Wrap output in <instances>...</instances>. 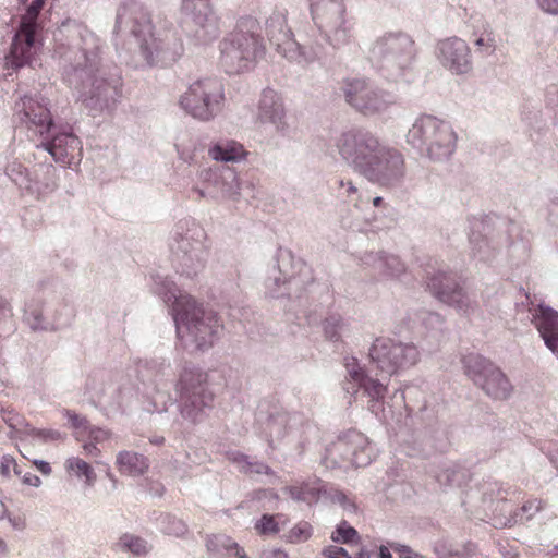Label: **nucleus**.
<instances>
[{
    "label": "nucleus",
    "mask_w": 558,
    "mask_h": 558,
    "mask_svg": "<svg viewBox=\"0 0 558 558\" xmlns=\"http://www.w3.org/2000/svg\"><path fill=\"white\" fill-rule=\"evenodd\" d=\"M84 450H85L88 454H90V456H97V453H98V451H99V450L97 449V447H96L94 444H92V442H90V444H85V445H84Z\"/></svg>",
    "instance_id": "nucleus-61"
},
{
    "label": "nucleus",
    "mask_w": 558,
    "mask_h": 558,
    "mask_svg": "<svg viewBox=\"0 0 558 558\" xmlns=\"http://www.w3.org/2000/svg\"><path fill=\"white\" fill-rule=\"evenodd\" d=\"M153 520L156 521L157 527L167 535L181 536L186 532V525L183 521L170 514L153 513Z\"/></svg>",
    "instance_id": "nucleus-38"
},
{
    "label": "nucleus",
    "mask_w": 558,
    "mask_h": 558,
    "mask_svg": "<svg viewBox=\"0 0 558 558\" xmlns=\"http://www.w3.org/2000/svg\"><path fill=\"white\" fill-rule=\"evenodd\" d=\"M407 143L430 160L449 159L457 147V133L451 124L430 114H422L409 129Z\"/></svg>",
    "instance_id": "nucleus-7"
},
{
    "label": "nucleus",
    "mask_w": 558,
    "mask_h": 558,
    "mask_svg": "<svg viewBox=\"0 0 558 558\" xmlns=\"http://www.w3.org/2000/svg\"><path fill=\"white\" fill-rule=\"evenodd\" d=\"M345 101L364 116L386 111L396 102V96L374 85L365 77H351L343 81Z\"/></svg>",
    "instance_id": "nucleus-19"
},
{
    "label": "nucleus",
    "mask_w": 558,
    "mask_h": 558,
    "mask_svg": "<svg viewBox=\"0 0 558 558\" xmlns=\"http://www.w3.org/2000/svg\"><path fill=\"white\" fill-rule=\"evenodd\" d=\"M207 373L191 362L179 372L175 391L182 418L192 425L204 422L214 407V393L208 387Z\"/></svg>",
    "instance_id": "nucleus-5"
},
{
    "label": "nucleus",
    "mask_w": 558,
    "mask_h": 558,
    "mask_svg": "<svg viewBox=\"0 0 558 558\" xmlns=\"http://www.w3.org/2000/svg\"><path fill=\"white\" fill-rule=\"evenodd\" d=\"M11 471H13L16 475L21 474V470L16 463V460L10 454H4L0 462V473L1 475L9 477Z\"/></svg>",
    "instance_id": "nucleus-50"
},
{
    "label": "nucleus",
    "mask_w": 558,
    "mask_h": 558,
    "mask_svg": "<svg viewBox=\"0 0 558 558\" xmlns=\"http://www.w3.org/2000/svg\"><path fill=\"white\" fill-rule=\"evenodd\" d=\"M183 51V44L166 19L160 15L142 16V68L169 66Z\"/></svg>",
    "instance_id": "nucleus-6"
},
{
    "label": "nucleus",
    "mask_w": 558,
    "mask_h": 558,
    "mask_svg": "<svg viewBox=\"0 0 558 558\" xmlns=\"http://www.w3.org/2000/svg\"><path fill=\"white\" fill-rule=\"evenodd\" d=\"M539 7L550 14H558V0H538Z\"/></svg>",
    "instance_id": "nucleus-55"
},
{
    "label": "nucleus",
    "mask_w": 558,
    "mask_h": 558,
    "mask_svg": "<svg viewBox=\"0 0 558 558\" xmlns=\"http://www.w3.org/2000/svg\"><path fill=\"white\" fill-rule=\"evenodd\" d=\"M474 45L483 56H490L496 50V40L490 34H482Z\"/></svg>",
    "instance_id": "nucleus-48"
},
{
    "label": "nucleus",
    "mask_w": 558,
    "mask_h": 558,
    "mask_svg": "<svg viewBox=\"0 0 558 558\" xmlns=\"http://www.w3.org/2000/svg\"><path fill=\"white\" fill-rule=\"evenodd\" d=\"M266 33L277 51L291 62L310 64L323 56V48L319 46L302 47L299 45L288 27L287 17L282 12L276 11L267 19Z\"/></svg>",
    "instance_id": "nucleus-18"
},
{
    "label": "nucleus",
    "mask_w": 558,
    "mask_h": 558,
    "mask_svg": "<svg viewBox=\"0 0 558 558\" xmlns=\"http://www.w3.org/2000/svg\"><path fill=\"white\" fill-rule=\"evenodd\" d=\"M335 500L337 502H339L345 510H349V511H354L355 510V505L352 504L348 499V497L343 493H341V492L336 493Z\"/></svg>",
    "instance_id": "nucleus-56"
},
{
    "label": "nucleus",
    "mask_w": 558,
    "mask_h": 558,
    "mask_svg": "<svg viewBox=\"0 0 558 558\" xmlns=\"http://www.w3.org/2000/svg\"><path fill=\"white\" fill-rule=\"evenodd\" d=\"M182 27L196 46H207L220 35V17L211 0H181Z\"/></svg>",
    "instance_id": "nucleus-14"
},
{
    "label": "nucleus",
    "mask_w": 558,
    "mask_h": 558,
    "mask_svg": "<svg viewBox=\"0 0 558 558\" xmlns=\"http://www.w3.org/2000/svg\"><path fill=\"white\" fill-rule=\"evenodd\" d=\"M368 57L384 78L399 82L412 71L415 43L403 32H387L372 43Z\"/></svg>",
    "instance_id": "nucleus-4"
},
{
    "label": "nucleus",
    "mask_w": 558,
    "mask_h": 558,
    "mask_svg": "<svg viewBox=\"0 0 558 558\" xmlns=\"http://www.w3.org/2000/svg\"><path fill=\"white\" fill-rule=\"evenodd\" d=\"M225 88L220 80L205 77L193 82L181 95L180 107L194 119L210 121L217 117L225 106Z\"/></svg>",
    "instance_id": "nucleus-12"
},
{
    "label": "nucleus",
    "mask_w": 558,
    "mask_h": 558,
    "mask_svg": "<svg viewBox=\"0 0 558 558\" xmlns=\"http://www.w3.org/2000/svg\"><path fill=\"white\" fill-rule=\"evenodd\" d=\"M359 538L357 531L348 524L347 521L340 522L331 535L335 543L350 544Z\"/></svg>",
    "instance_id": "nucleus-43"
},
{
    "label": "nucleus",
    "mask_w": 558,
    "mask_h": 558,
    "mask_svg": "<svg viewBox=\"0 0 558 558\" xmlns=\"http://www.w3.org/2000/svg\"><path fill=\"white\" fill-rule=\"evenodd\" d=\"M36 436L43 438L44 440H59L61 439V434L57 430L51 429H41L37 430Z\"/></svg>",
    "instance_id": "nucleus-57"
},
{
    "label": "nucleus",
    "mask_w": 558,
    "mask_h": 558,
    "mask_svg": "<svg viewBox=\"0 0 558 558\" xmlns=\"http://www.w3.org/2000/svg\"><path fill=\"white\" fill-rule=\"evenodd\" d=\"M45 149L53 157L56 162L71 166L80 160L82 144L77 136L70 133L56 135L51 142L44 144Z\"/></svg>",
    "instance_id": "nucleus-27"
},
{
    "label": "nucleus",
    "mask_w": 558,
    "mask_h": 558,
    "mask_svg": "<svg viewBox=\"0 0 558 558\" xmlns=\"http://www.w3.org/2000/svg\"><path fill=\"white\" fill-rule=\"evenodd\" d=\"M312 20L325 40L333 48L350 43L352 27L343 0H308Z\"/></svg>",
    "instance_id": "nucleus-13"
},
{
    "label": "nucleus",
    "mask_w": 558,
    "mask_h": 558,
    "mask_svg": "<svg viewBox=\"0 0 558 558\" xmlns=\"http://www.w3.org/2000/svg\"><path fill=\"white\" fill-rule=\"evenodd\" d=\"M33 464L44 475H49L51 473V466L48 462L41 460H35Z\"/></svg>",
    "instance_id": "nucleus-59"
},
{
    "label": "nucleus",
    "mask_w": 558,
    "mask_h": 558,
    "mask_svg": "<svg viewBox=\"0 0 558 558\" xmlns=\"http://www.w3.org/2000/svg\"><path fill=\"white\" fill-rule=\"evenodd\" d=\"M256 124L259 128H270L276 134L284 136L289 132L287 110L281 95L265 88L259 97L256 110Z\"/></svg>",
    "instance_id": "nucleus-22"
},
{
    "label": "nucleus",
    "mask_w": 558,
    "mask_h": 558,
    "mask_svg": "<svg viewBox=\"0 0 558 558\" xmlns=\"http://www.w3.org/2000/svg\"><path fill=\"white\" fill-rule=\"evenodd\" d=\"M219 189V199L238 202L242 196L246 199L255 197L254 184L250 181L240 182L236 172L229 167H222V183Z\"/></svg>",
    "instance_id": "nucleus-28"
},
{
    "label": "nucleus",
    "mask_w": 558,
    "mask_h": 558,
    "mask_svg": "<svg viewBox=\"0 0 558 558\" xmlns=\"http://www.w3.org/2000/svg\"><path fill=\"white\" fill-rule=\"evenodd\" d=\"M371 365L379 373L378 379L389 384L390 377L414 366L420 360L416 345L387 337L376 338L368 349Z\"/></svg>",
    "instance_id": "nucleus-11"
},
{
    "label": "nucleus",
    "mask_w": 558,
    "mask_h": 558,
    "mask_svg": "<svg viewBox=\"0 0 558 558\" xmlns=\"http://www.w3.org/2000/svg\"><path fill=\"white\" fill-rule=\"evenodd\" d=\"M149 278L153 293L160 296L170 310L181 345L202 351L213 347L223 330L217 313L198 305L167 277L151 274Z\"/></svg>",
    "instance_id": "nucleus-2"
},
{
    "label": "nucleus",
    "mask_w": 558,
    "mask_h": 558,
    "mask_svg": "<svg viewBox=\"0 0 558 558\" xmlns=\"http://www.w3.org/2000/svg\"><path fill=\"white\" fill-rule=\"evenodd\" d=\"M435 449H436L435 445L432 442L429 444V441H428L422 450H423L424 454H429L430 451H433Z\"/></svg>",
    "instance_id": "nucleus-63"
},
{
    "label": "nucleus",
    "mask_w": 558,
    "mask_h": 558,
    "mask_svg": "<svg viewBox=\"0 0 558 558\" xmlns=\"http://www.w3.org/2000/svg\"><path fill=\"white\" fill-rule=\"evenodd\" d=\"M283 493L298 502H304L308 506L316 504L320 496L326 493L325 485L318 477H308L307 480H296L293 484L286 486Z\"/></svg>",
    "instance_id": "nucleus-29"
},
{
    "label": "nucleus",
    "mask_w": 558,
    "mask_h": 558,
    "mask_svg": "<svg viewBox=\"0 0 558 558\" xmlns=\"http://www.w3.org/2000/svg\"><path fill=\"white\" fill-rule=\"evenodd\" d=\"M435 54L439 63L453 75L466 74L472 70L471 49L466 41L459 37L439 40Z\"/></svg>",
    "instance_id": "nucleus-23"
},
{
    "label": "nucleus",
    "mask_w": 558,
    "mask_h": 558,
    "mask_svg": "<svg viewBox=\"0 0 558 558\" xmlns=\"http://www.w3.org/2000/svg\"><path fill=\"white\" fill-rule=\"evenodd\" d=\"M312 536V526L307 522H300L289 532V539L292 543L307 541Z\"/></svg>",
    "instance_id": "nucleus-47"
},
{
    "label": "nucleus",
    "mask_w": 558,
    "mask_h": 558,
    "mask_svg": "<svg viewBox=\"0 0 558 558\" xmlns=\"http://www.w3.org/2000/svg\"><path fill=\"white\" fill-rule=\"evenodd\" d=\"M481 489L484 509L490 511L495 527H510L521 520L518 513H510L508 496L514 494L511 487H505L498 481L488 480L482 484Z\"/></svg>",
    "instance_id": "nucleus-21"
},
{
    "label": "nucleus",
    "mask_w": 558,
    "mask_h": 558,
    "mask_svg": "<svg viewBox=\"0 0 558 558\" xmlns=\"http://www.w3.org/2000/svg\"><path fill=\"white\" fill-rule=\"evenodd\" d=\"M296 421V416H291L287 412H277L271 414L267 422V432L270 437V441L281 439L286 436L288 430L292 427L291 421Z\"/></svg>",
    "instance_id": "nucleus-35"
},
{
    "label": "nucleus",
    "mask_w": 558,
    "mask_h": 558,
    "mask_svg": "<svg viewBox=\"0 0 558 558\" xmlns=\"http://www.w3.org/2000/svg\"><path fill=\"white\" fill-rule=\"evenodd\" d=\"M422 324L427 331V336L436 342H439L442 337L444 318L434 312H425L422 316Z\"/></svg>",
    "instance_id": "nucleus-40"
},
{
    "label": "nucleus",
    "mask_w": 558,
    "mask_h": 558,
    "mask_svg": "<svg viewBox=\"0 0 558 558\" xmlns=\"http://www.w3.org/2000/svg\"><path fill=\"white\" fill-rule=\"evenodd\" d=\"M428 290L442 303L454 307L458 312L469 315L477 307L474 298L460 287L451 274L442 270L427 272Z\"/></svg>",
    "instance_id": "nucleus-20"
},
{
    "label": "nucleus",
    "mask_w": 558,
    "mask_h": 558,
    "mask_svg": "<svg viewBox=\"0 0 558 558\" xmlns=\"http://www.w3.org/2000/svg\"><path fill=\"white\" fill-rule=\"evenodd\" d=\"M89 438L96 442L100 444L105 440H108L110 438V434L108 430L102 428H92L89 432Z\"/></svg>",
    "instance_id": "nucleus-54"
},
{
    "label": "nucleus",
    "mask_w": 558,
    "mask_h": 558,
    "mask_svg": "<svg viewBox=\"0 0 558 558\" xmlns=\"http://www.w3.org/2000/svg\"><path fill=\"white\" fill-rule=\"evenodd\" d=\"M205 230L194 220H180L171 243V264L177 274L193 278L205 268Z\"/></svg>",
    "instance_id": "nucleus-8"
},
{
    "label": "nucleus",
    "mask_w": 558,
    "mask_h": 558,
    "mask_svg": "<svg viewBox=\"0 0 558 558\" xmlns=\"http://www.w3.org/2000/svg\"><path fill=\"white\" fill-rule=\"evenodd\" d=\"M16 114L29 130L40 135L47 133L52 125V118L46 105L32 97H24L16 104Z\"/></svg>",
    "instance_id": "nucleus-25"
},
{
    "label": "nucleus",
    "mask_w": 558,
    "mask_h": 558,
    "mask_svg": "<svg viewBox=\"0 0 558 558\" xmlns=\"http://www.w3.org/2000/svg\"><path fill=\"white\" fill-rule=\"evenodd\" d=\"M395 551H397L401 558H423L418 553H415L411 547L402 544L391 545Z\"/></svg>",
    "instance_id": "nucleus-51"
},
{
    "label": "nucleus",
    "mask_w": 558,
    "mask_h": 558,
    "mask_svg": "<svg viewBox=\"0 0 558 558\" xmlns=\"http://www.w3.org/2000/svg\"><path fill=\"white\" fill-rule=\"evenodd\" d=\"M545 105L558 116V84L553 83L546 86L544 95Z\"/></svg>",
    "instance_id": "nucleus-49"
},
{
    "label": "nucleus",
    "mask_w": 558,
    "mask_h": 558,
    "mask_svg": "<svg viewBox=\"0 0 558 558\" xmlns=\"http://www.w3.org/2000/svg\"><path fill=\"white\" fill-rule=\"evenodd\" d=\"M323 554L327 558H351L344 548L338 546H328L323 550Z\"/></svg>",
    "instance_id": "nucleus-53"
},
{
    "label": "nucleus",
    "mask_w": 558,
    "mask_h": 558,
    "mask_svg": "<svg viewBox=\"0 0 558 558\" xmlns=\"http://www.w3.org/2000/svg\"><path fill=\"white\" fill-rule=\"evenodd\" d=\"M222 183V167L205 168L198 171L197 182L192 192L206 199H219V187Z\"/></svg>",
    "instance_id": "nucleus-30"
},
{
    "label": "nucleus",
    "mask_w": 558,
    "mask_h": 558,
    "mask_svg": "<svg viewBox=\"0 0 558 558\" xmlns=\"http://www.w3.org/2000/svg\"><path fill=\"white\" fill-rule=\"evenodd\" d=\"M333 146L347 166L374 185L395 189L407 177L401 150L367 129L354 128L340 133Z\"/></svg>",
    "instance_id": "nucleus-1"
},
{
    "label": "nucleus",
    "mask_w": 558,
    "mask_h": 558,
    "mask_svg": "<svg viewBox=\"0 0 558 558\" xmlns=\"http://www.w3.org/2000/svg\"><path fill=\"white\" fill-rule=\"evenodd\" d=\"M361 265L371 268L375 275L386 279H398L405 272L404 263L393 254L366 252L360 257Z\"/></svg>",
    "instance_id": "nucleus-26"
},
{
    "label": "nucleus",
    "mask_w": 558,
    "mask_h": 558,
    "mask_svg": "<svg viewBox=\"0 0 558 558\" xmlns=\"http://www.w3.org/2000/svg\"><path fill=\"white\" fill-rule=\"evenodd\" d=\"M209 156L216 161H238L241 160L245 150L243 146L233 141H222L215 144L208 151Z\"/></svg>",
    "instance_id": "nucleus-34"
},
{
    "label": "nucleus",
    "mask_w": 558,
    "mask_h": 558,
    "mask_svg": "<svg viewBox=\"0 0 558 558\" xmlns=\"http://www.w3.org/2000/svg\"><path fill=\"white\" fill-rule=\"evenodd\" d=\"M229 459L239 464L240 470L250 474H267L272 475V470L260 461H251L250 458L239 451L231 452Z\"/></svg>",
    "instance_id": "nucleus-37"
},
{
    "label": "nucleus",
    "mask_w": 558,
    "mask_h": 558,
    "mask_svg": "<svg viewBox=\"0 0 558 558\" xmlns=\"http://www.w3.org/2000/svg\"><path fill=\"white\" fill-rule=\"evenodd\" d=\"M344 366L349 377L343 386L345 392L360 397L376 416L384 413L387 383L372 376L368 371L361 367L356 357H345Z\"/></svg>",
    "instance_id": "nucleus-16"
},
{
    "label": "nucleus",
    "mask_w": 558,
    "mask_h": 558,
    "mask_svg": "<svg viewBox=\"0 0 558 558\" xmlns=\"http://www.w3.org/2000/svg\"><path fill=\"white\" fill-rule=\"evenodd\" d=\"M323 330L326 339L332 342H340L349 331V324L340 315L332 314L324 320Z\"/></svg>",
    "instance_id": "nucleus-36"
},
{
    "label": "nucleus",
    "mask_w": 558,
    "mask_h": 558,
    "mask_svg": "<svg viewBox=\"0 0 558 558\" xmlns=\"http://www.w3.org/2000/svg\"><path fill=\"white\" fill-rule=\"evenodd\" d=\"M338 190L339 195L343 197L347 203L352 204L355 207L360 206L362 194L351 180H339Z\"/></svg>",
    "instance_id": "nucleus-42"
},
{
    "label": "nucleus",
    "mask_w": 558,
    "mask_h": 558,
    "mask_svg": "<svg viewBox=\"0 0 558 558\" xmlns=\"http://www.w3.org/2000/svg\"><path fill=\"white\" fill-rule=\"evenodd\" d=\"M149 441L154 445H161L165 441V438L162 436H155L150 438Z\"/></svg>",
    "instance_id": "nucleus-64"
},
{
    "label": "nucleus",
    "mask_w": 558,
    "mask_h": 558,
    "mask_svg": "<svg viewBox=\"0 0 558 558\" xmlns=\"http://www.w3.org/2000/svg\"><path fill=\"white\" fill-rule=\"evenodd\" d=\"M65 469L77 477H84L87 484H92L95 481L96 475L93 468L81 458H69L65 461Z\"/></svg>",
    "instance_id": "nucleus-39"
},
{
    "label": "nucleus",
    "mask_w": 558,
    "mask_h": 558,
    "mask_svg": "<svg viewBox=\"0 0 558 558\" xmlns=\"http://www.w3.org/2000/svg\"><path fill=\"white\" fill-rule=\"evenodd\" d=\"M379 556H380V558H392V555L389 553V550L385 546H380Z\"/></svg>",
    "instance_id": "nucleus-62"
},
{
    "label": "nucleus",
    "mask_w": 558,
    "mask_h": 558,
    "mask_svg": "<svg viewBox=\"0 0 558 558\" xmlns=\"http://www.w3.org/2000/svg\"><path fill=\"white\" fill-rule=\"evenodd\" d=\"M265 50L259 22L244 16L219 43L220 64L228 74H239L253 69Z\"/></svg>",
    "instance_id": "nucleus-3"
},
{
    "label": "nucleus",
    "mask_w": 558,
    "mask_h": 558,
    "mask_svg": "<svg viewBox=\"0 0 558 558\" xmlns=\"http://www.w3.org/2000/svg\"><path fill=\"white\" fill-rule=\"evenodd\" d=\"M120 545L122 548L128 549L134 554L140 551V543L137 537L124 535L120 539Z\"/></svg>",
    "instance_id": "nucleus-52"
},
{
    "label": "nucleus",
    "mask_w": 558,
    "mask_h": 558,
    "mask_svg": "<svg viewBox=\"0 0 558 558\" xmlns=\"http://www.w3.org/2000/svg\"><path fill=\"white\" fill-rule=\"evenodd\" d=\"M485 230L483 221H475L470 235L471 255L478 262L488 263L494 259L497 247L492 245L488 239L482 234Z\"/></svg>",
    "instance_id": "nucleus-31"
},
{
    "label": "nucleus",
    "mask_w": 558,
    "mask_h": 558,
    "mask_svg": "<svg viewBox=\"0 0 558 558\" xmlns=\"http://www.w3.org/2000/svg\"><path fill=\"white\" fill-rule=\"evenodd\" d=\"M313 282V272L307 264L295 260L289 251H279L264 282L265 295L269 299H299Z\"/></svg>",
    "instance_id": "nucleus-9"
},
{
    "label": "nucleus",
    "mask_w": 558,
    "mask_h": 558,
    "mask_svg": "<svg viewBox=\"0 0 558 558\" xmlns=\"http://www.w3.org/2000/svg\"><path fill=\"white\" fill-rule=\"evenodd\" d=\"M465 375L494 400L508 399L513 387L504 372L489 360L477 353H469L462 359Z\"/></svg>",
    "instance_id": "nucleus-17"
},
{
    "label": "nucleus",
    "mask_w": 558,
    "mask_h": 558,
    "mask_svg": "<svg viewBox=\"0 0 558 558\" xmlns=\"http://www.w3.org/2000/svg\"><path fill=\"white\" fill-rule=\"evenodd\" d=\"M138 457L134 452L124 451L117 458L118 470L121 474L136 475L138 472Z\"/></svg>",
    "instance_id": "nucleus-41"
},
{
    "label": "nucleus",
    "mask_w": 558,
    "mask_h": 558,
    "mask_svg": "<svg viewBox=\"0 0 558 558\" xmlns=\"http://www.w3.org/2000/svg\"><path fill=\"white\" fill-rule=\"evenodd\" d=\"M26 5L25 13L21 15L19 27L13 37L9 54L4 58V68L16 71L29 64L37 52L39 44V14L46 0H20Z\"/></svg>",
    "instance_id": "nucleus-10"
},
{
    "label": "nucleus",
    "mask_w": 558,
    "mask_h": 558,
    "mask_svg": "<svg viewBox=\"0 0 558 558\" xmlns=\"http://www.w3.org/2000/svg\"><path fill=\"white\" fill-rule=\"evenodd\" d=\"M206 547L215 554H226L234 558H250L244 548L226 534H214L207 537Z\"/></svg>",
    "instance_id": "nucleus-32"
},
{
    "label": "nucleus",
    "mask_w": 558,
    "mask_h": 558,
    "mask_svg": "<svg viewBox=\"0 0 558 558\" xmlns=\"http://www.w3.org/2000/svg\"><path fill=\"white\" fill-rule=\"evenodd\" d=\"M22 481L24 484L34 486V487H38L41 483L40 478L36 474H33V473H25L22 477Z\"/></svg>",
    "instance_id": "nucleus-58"
},
{
    "label": "nucleus",
    "mask_w": 558,
    "mask_h": 558,
    "mask_svg": "<svg viewBox=\"0 0 558 558\" xmlns=\"http://www.w3.org/2000/svg\"><path fill=\"white\" fill-rule=\"evenodd\" d=\"M255 529L262 535H271L279 532V525L275 520V515L271 514L262 515V518L255 523Z\"/></svg>",
    "instance_id": "nucleus-46"
},
{
    "label": "nucleus",
    "mask_w": 558,
    "mask_h": 558,
    "mask_svg": "<svg viewBox=\"0 0 558 558\" xmlns=\"http://www.w3.org/2000/svg\"><path fill=\"white\" fill-rule=\"evenodd\" d=\"M374 452L365 435L349 430L326 448L324 463L327 468H362L372 462Z\"/></svg>",
    "instance_id": "nucleus-15"
},
{
    "label": "nucleus",
    "mask_w": 558,
    "mask_h": 558,
    "mask_svg": "<svg viewBox=\"0 0 558 558\" xmlns=\"http://www.w3.org/2000/svg\"><path fill=\"white\" fill-rule=\"evenodd\" d=\"M531 322L543 339L545 347L558 356V312L543 303L530 310Z\"/></svg>",
    "instance_id": "nucleus-24"
},
{
    "label": "nucleus",
    "mask_w": 558,
    "mask_h": 558,
    "mask_svg": "<svg viewBox=\"0 0 558 558\" xmlns=\"http://www.w3.org/2000/svg\"><path fill=\"white\" fill-rule=\"evenodd\" d=\"M542 509V502L541 500L533 499L526 501L520 509L513 511L512 507L510 506V513L515 514L518 513V518H522V520L518 521V523H523L524 521H527L532 519L538 511Z\"/></svg>",
    "instance_id": "nucleus-44"
},
{
    "label": "nucleus",
    "mask_w": 558,
    "mask_h": 558,
    "mask_svg": "<svg viewBox=\"0 0 558 558\" xmlns=\"http://www.w3.org/2000/svg\"><path fill=\"white\" fill-rule=\"evenodd\" d=\"M265 558H289L288 554L281 549H271L264 553Z\"/></svg>",
    "instance_id": "nucleus-60"
},
{
    "label": "nucleus",
    "mask_w": 558,
    "mask_h": 558,
    "mask_svg": "<svg viewBox=\"0 0 558 558\" xmlns=\"http://www.w3.org/2000/svg\"><path fill=\"white\" fill-rule=\"evenodd\" d=\"M169 397L160 391L159 389H156V393L151 397H147V401L149 402V405H145L144 401L142 400V409L148 412H162L166 410L167 400Z\"/></svg>",
    "instance_id": "nucleus-45"
},
{
    "label": "nucleus",
    "mask_w": 558,
    "mask_h": 558,
    "mask_svg": "<svg viewBox=\"0 0 558 558\" xmlns=\"http://www.w3.org/2000/svg\"><path fill=\"white\" fill-rule=\"evenodd\" d=\"M435 478L440 485L460 486L468 478V471L456 462H444L435 472Z\"/></svg>",
    "instance_id": "nucleus-33"
}]
</instances>
